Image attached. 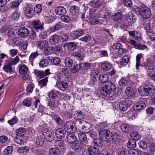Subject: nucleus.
<instances>
[{
    "mask_svg": "<svg viewBox=\"0 0 155 155\" xmlns=\"http://www.w3.org/2000/svg\"><path fill=\"white\" fill-rule=\"evenodd\" d=\"M66 139L68 143H72L75 142L77 138L73 133L69 132L67 135Z\"/></svg>",
    "mask_w": 155,
    "mask_h": 155,
    "instance_id": "20",
    "label": "nucleus"
},
{
    "mask_svg": "<svg viewBox=\"0 0 155 155\" xmlns=\"http://www.w3.org/2000/svg\"><path fill=\"white\" fill-rule=\"evenodd\" d=\"M71 55L72 57L75 58L79 61H81L83 59L81 54L78 52H74L71 54Z\"/></svg>",
    "mask_w": 155,
    "mask_h": 155,
    "instance_id": "59",
    "label": "nucleus"
},
{
    "mask_svg": "<svg viewBox=\"0 0 155 155\" xmlns=\"http://www.w3.org/2000/svg\"><path fill=\"white\" fill-rule=\"evenodd\" d=\"M75 124V123L71 120L66 121L63 124V128L68 133H73Z\"/></svg>",
    "mask_w": 155,
    "mask_h": 155,
    "instance_id": "8",
    "label": "nucleus"
},
{
    "mask_svg": "<svg viewBox=\"0 0 155 155\" xmlns=\"http://www.w3.org/2000/svg\"><path fill=\"white\" fill-rule=\"evenodd\" d=\"M65 131L62 128L57 129L55 131V134L58 139H62L65 136Z\"/></svg>",
    "mask_w": 155,
    "mask_h": 155,
    "instance_id": "13",
    "label": "nucleus"
},
{
    "mask_svg": "<svg viewBox=\"0 0 155 155\" xmlns=\"http://www.w3.org/2000/svg\"><path fill=\"white\" fill-rule=\"evenodd\" d=\"M48 95L50 100H51L53 101H58L57 99V94L55 92L52 91L49 93Z\"/></svg>",
    "mask_w": 155,
    "mask_h": 155,
    "instance_id": "48",
    "label": "nucleus"
},
{
    "mask_svg": "<svg viewBox=\"0 0 155 155\" xmlns=\"http://www.w3.org/2000/svg\"><path fill=\"white\" fill-rule=\"evenodd\" d=\"M48 78L46 77L43 79L40 80L38 81V84L41 88L47 85V83L48 82Z\"/></svg>",
    "mask_w": 155,
    "mask_h": 155,
    "instance_id": "47",
    "label": "nucleus"
},
{
    "mask_svg": "<svg viewBox=\"0 0 155 155\" xmlns=\"http://www.w3.org/2000/svg\"><path fill=\"white\" fill-rule=\"evenodd\" d=\"M112 65L110 63L105 61L102 63L101 67L103 70L107 71L111 68Z\"/></svg>",
    "mask_w": 155,
    "mask_h": 155,
    "instance_id": "40",
    "label": "nucleus"
},
{
    "mask_svg": "<svg viewBox=\"0 0 155 155\" xmlns=\"http://www.w3.org/2000/svg\"><path fill=\"white\" fill-rule=\"evenodd\" d=\"M143 57V54H139L137 55L136 57V69H138L139 67L140 66V60Z\"/></svg>",
    "mask_w": 155,
    "mask_h": 155,
    "instance_id": "50",
    "label": "nucleus"
},
{
    "mask_svg": "<svg viewBox=\"0 0 155 155\" xmlns=\"http://www.w3.org/2000/svg\"><path fill=\"white\" fill-rule=\"evenodd\" d=\"M64 63L65 67L68 68L71 67L73 64L72 58L69 57H67L65 58Z\"/></svg>",
    "mask_w": 155,
    "mask_h": 155,
    "instance_id": "33",
    "label": "nucleus"
},
{
    "mask_svg": "<svg viewBox=\"0 0 155 155\" xmlns=\"http://www.w3.org/2000/svg\"><path fill=\"white\" fill-rule=\"evenodd\" d=\"M120 128L122 131L124 133L130 132L133 129V128L131 126L126 124H122Z\"/></svg>",
    "mask_w": 155,
    "mask_h": 155,
    "instance_id": "26",
    "label": "nucleus"
},
{
    "mask_svg": "<svg viewBox=\"0 0 155 155\" xmlns=\"http://www.w3.org/2000/svg\"><path fill=\"white\" fill-rule=\"evenodd\" d=\"M127 147L130 148H132L136 146V141L134 139H130L127 143Z\"/></svg>",
    "mask_w": 155,
    "mask_h": 155,
    "instance_id": "55",
    "label": "nucleus"
},
{
    "mask_svg": "<svg viewBox=\"0 0 155 155\" xmlns=\"http://www.w3.org/2000/svg\"><path fill=\"white\" fill-rule=\"evenodd\" d=\"M81 70H87L90 69L91 64L89 63H82L81 62Z\"/></svg>",
    "mask_w": 155,
    "mask_h": 155,
    "instance_id": "54",
    "label": "nucleus"
},
{
    "mask_svg": "<svg viewBox=\"0 0 155 155\" xmlns=\"http://www.w3.org/2000/svg\"><path fill=\"white\" fill-rule=\"evenodd\" d=\"M49 155H59L61 151L58 147L51 148L49 150Z\"/></svg>",
    "mask_w": 155,
    "mask_h": 155,
    "instance_id": "29",
    "label": "nucleus"
},
{
    "mask_svg": "<svg viewBox=\"0 0 155 155\" xmlns=\"http://www.w3.org/2000/svg\"><path fill=\"white\" fill-rule=\"evenodd\" d=\"M10 63H8L5 65L3 68L4 71L6 73H11L13 72L12 68Z\"/></svg>",
    "mask_w": 155,
    "mask_h": 155,
    "instance_id": "43",
    "label": "nucleus"
},
{
    "mask_svg": "<svg viewBox=\"0 0 155 155\" xmlns=\"http://www.w3.org/2000/svg\"><path fill=\"white\" fill-rule=\"evenodd\" d=\"M32 26L33 27L32 29L37 32H39V30H42L44 28L43 24L39 20L33 21L32 22Z\"/></svg>",
    "mask_w": 155,
    "mask_h": 155,
    "instance_id": "10",
    "label": "nucleus"
},
{
    "mask_svg": "<svg viewBox=\"0 0 155 155\" xmlns=\"http://www.w3.org/2000/svg\"><path fill=\"white\" fill-rule=\"evenodd\" d=\"M129 61V58L127 56L125 55L122 57L120 62V65L122 66L126 65Z\"/></svg>",
    "mask_w": 155,
    "mask_h": 155,
    "instance_id": "44",
    "label": "nucleus"
},
{
    "mask_svg": "<svg viewBox=\"0 0 155 155\" xmlns=\"http://www.w3.org/2000/svg\"><path fill=\"white\" fill-rule=\"evenodd\" d=\"M130 135L132 138L131 139H134L135 141L140 140L141 137L140 134L136 132L131 133Z\"/></svg>",
    "mask_w": 155,
    "mask_h": 155,
    "instance_id": "51",
    "label": "nucleus"
},
{
    "mask_svg": "<svg viewBox=\"0 0 155 155\" xmlns=\"http://www.w3.org/2000/svg\"><path fill=\"white\" fill-rule=\"evenodd\" d=\"M107 127V124L105 122H101L99 123L97 127V130L99 134V135H103L104 132H105L107 130L105 129Z\"/></svg>",
    "mask_w": 155,
    "mask_h": 155,
    "instance_id": "12",
    "label": "nucleus"
},
{
    "mask_svg": "<svg viewBox=\"0 0 155 155\" xmlns=\"http://www.w3.org/2000/svg\"><path fill=\"white\" fill-rule=\"evenodd\" d=\"M29 150V148L28 147L26 146L19 147L17 150V151L21 154L25 155L28 153Z\"/></svg>",
    "mask_w": 155,
    "mask_h": 155,
    "instance_id": "31",
    "label": "nucleus"
},
{
    "mask_svg": "<svg viewBox=\"0 0 155 155\" xmlns=\"http://www.w3.org/2000/svg\"><path fill=\"white\" fill-rule=\"evenodd\" d=\"M99 148L91 146H88L86 150V153L81 155H98Z\"/></svg>",
    "mask_w": 155,
    "mask_h": 155,
    "instance_id": "6",
    "label": "nucleus"
},
{
    "mask_svg": "<svg viewBox=\"0 0 155 155\" xmlns=\"http://www.w3.org/2000/svg\"><path fill=\"white\" fill-rule=\"evenodd\" d=\"M89 4L93 8H97L101 5V1L100 0H91L89 2Z\"/></svg>",
    "mask_w": 155,
    "mask_h": 155,
    "instance_id": "25",
    "label": "nucleus"
},
{
    "mask_svg": "<svg viewBox=\"0 0 155 155\" xmlns=\"http://www.w3.org/2000/svg\"><path fill=\"white\" fill-rule=\"evenodd\" d=\"M144 28L146 31V32L147 35L151 34L153 30L150 25V22H148L147 23L144 24Z\"/></svg>",
    "mask_w": 155,
    "mask_h": 155,
    "instance_id": "41",
    "label": "nucleus"
},
{
    "mask_svg": "<svg viewBox=\"0 0 155 155\" xmlns=\"http://www.w3.org/2000/svg\"><path fill=\"white\" fill-rule=\"evenodd\" d=\"M118 82L120 86L124 87L127 85L128 81L125 78L121 77Z\"/></svg>",
    "mask_w": 155,
    "mask_h": 155,
    "instance_id": "63",
    "label": "nucleus"
},
{
    "mask_svg": "<svg viewBox=\"0 0 155 155\" xmlns=\"http://www.w3.org/2000/svg\"><path fill=\"white\" fill-rule=\"evenodd\" d=\"M55 12L57 15L61 16L65 15L67 13V11L66 9L63 6H59L55 8Z\"/></svg>",
    "mask_w": 155,
    "mask_h": 155,
    "instance_id": "15",
    "label": "nucleus"
},
{
    "mask_svg": "<svg viewBox=\"0 0 155 155\" xmlns=\"http://www.w3.org/2000/svg\"><path fill=\"white\" fill-rule=\"evenodd\" d=\"M122 17V15L121 13L119 12H117L111 16V18L114 21L117 22L121 20Z\"/></svg>",
    "mask_w": 155,
    "mask_h": 155,
    "instance_id": "28",
    "label": "nucleus"
},
{
    "mask_svg": "<svg viewBox=\"0 0 155 155\" xmlns=\"http://www.w3.org/2000/svg\"><path fill=\"white\" fill-rule=\"evenodd\" d=\"M102 138H96L94 140V143L96 146L99 147H102L103 144V142Z\"/></svg>",
    "mask_w": 155,
    "mask_h": 155,
    "instance_id": "45",
    "label": "nucleus"
},
{
    "mask_svg": "<svg viewBox=\"0 0 155 155\" xmlns=\"http://www.w3.org/2000/svg\"><path fill=\"white\" fill-rule=\"evenodd\" d=\"M143 65L145 68H147L149 71H153L155 70V66L153 65L151 62L146 61L143 63Z\"/></svg>",
    "mask_w": 155,
    "mask_h": 155,
    "instance_id": "42",
    "label": "nucleus"
},
{
    "mask_svg": "<svg viewBox=\"0 0 155 155\" xmlns=\"http://www.w3.org/2000/svg\"><path fill=\"white\" fill-rule=\"evenodd\" d=\"M142 18L145 19H149L152 16L151 10L146 6L140 7L138 12Z\"/></svg>",
    "mask_w": 155,
    "mask_h": 155,
    "instance_id": "3",
    "label": "nucleus"
},
{
    "mask_svg": "<svg viewBox=\"0 0 155 155\" xmlns=\"http://www.w3.org/2000/svg\"><path fill=\"white\" fill-rule=\"evenodd\" d=\"M49 69L45 70V71L42 70H38L35 69L34 70V73L37 77L40 78H42L45 76H47L50 74L51 73L50 72Z\"/></svg>",
    "mask_w": 155,
    "mask_h": 155,
    "instance_id": "9",
    "label": "nucleus"
},
{
    "mask_svg": "<svg viewBox=\"0 0 155 155\" xmlns=\"http://www.w3.org/2000/svg\"><path fill=\"white\" fill-rule=\"evenodd\" d=\"M13 148L11 146L6 147L4 150L3 153L5 155H8L11 154L12 152Z\"/></svg>",
    "mask_w": 155,
    "mask_h": 155,
    "instance_id": "60",
    "label": "nucleus"
},
{
    "mask_svg": "<svg viewBox=\"0 0 155 155\" xmlns=\"http://www.w3.org/2000/svg\"><path fill=\"white\" fill-rule=\"evenodd\" d=\"M42 133L46 140L49 142H51L54 140V134L48 129H44L42 131Z\"/></svg>",
    "mask_w": 155,
    "mask_h": 155,
    "instance_id": "5",
    "label": "nucleus"
},
{
    "mask_svg": "<svg viewBox=\"0 0 155 155\" xmlns=\"http://www.w3.org/2000/svg\"><path fill=\"white\" fill-rule=\"evenodd\" d=\"M49 63L48 60L46 58L42 59L39 63V65L41 68H43L48 66Z\"/></svg>",
    "mask_w": 155,
    "mask_h": 155,
    "instance_id": "49",
    "label": "nucleus"
},
{
    "mask_svg": "<svg viewBox=\"0 0 155 155\" xmlns=\"http://www.w3.org/2000/svg\"><path fill=\"white\" fill-rule=\"evenodd\" d=\"M54 120L57 124L59 126L61 127L64 124V121L60 117V116L57 114L54 115Z\"/></svg>",
    "mask_w": 155,
    "mask_h": 155,
    "instance_id": "27",
    "label": "nucleus"
},
{
    "mask_svg": "<svg viewBox=\"0 0 155 155\" xmlns=\"http://www.w3.org/2000/svg\"><path fill=\"white\" fill-rule=\"evenodd\" d=\"M49 41L52 45H55L59 43L60 39L58 37V35H54L51 36Z\"/></svg>",
    "mask_w": 155,
    "mask_h": 155,
    "instance_id": "21",
    "label": "nucleus"
},
{
    "mask_svg": "<svg viewBox=\"0 0 155 155\" xmlns=\"http://www.w3.org/2000/svg\"><path fill=\"white\" fill-rule=\"evenodd\" d=\"M29 30L28 29L24 27H21L19 29L18 32L19 36L21 38L27 37L29 34Z\"/></svg>",
    "mask_w": 155,
    "mask_h": 155,
    "instance_id": "14",
    "label": "nucleus"
},
{
    "mask_svg": "<svg viewBox=\"0 0 155 155\" xmlns=\"http://www.w3.org/2000/svg\"><path fill=\"white\" fill-rule=\"evenodd\" d=\"M103 135H100L99 136L102 138L104 141L108 143H110L111 141L113 140L114 139L117 138L118 135L116 132H112L108 130L104 132Z\"/></svg>",
    "mask_w": 155,
    "mask_h": 155,
    "instance_id": "2",
    "label": "nucleus"
},
{
    "mask_svg": "<svg viewBox=\"0 0 155 155\" xmlns=\"http://www.w3.org/2000/svg\"><path fill=\"white\" fill-rule=\"evenodd\" d=\"M70 12L72 16H77L79 13V8L76 6H72L70 8Z\"/></svg>",
    "mask_w": 155,
    "mask_h": 155,
    "instance_id": "22",
    "label": "nucleus"
},
{
    "mask_svg": "<svg viewBox=\"0 0 155 155\" xmlns=\"http://www.w3.org/2000/svg\"><path fill=\"white\" fill-rule=\"evenodd\" d=\"M130 155H140V154L138 149H129L128 151Z\"/></svg>",
    "mask_w": 155,
    "mask_h": 155,
    "instance_id": "61",
    "label": "nucleus"
},
{
    "mask_svg": "<svg viewBox=\"0 0 155 155\" xmlns=\"http://www.w3.org/2000/svg\"><path fill=\"white\" fill-rule=\"evenodd\" d=\"M119 107L120 110L121 111H126L128 108L123 101H120L119 103Z\"/></svg>",
    "mask_w": 155,
    "mask_h": 155,
    "instance_id": "64",
    "label": "nucleus"
},
{
    "mask_svg": "<svg viewBox=\"0 0 155 155\" xmlns=\"http://www.w3.org/2000/svg\"><path fill=\"white\" fill-rule=\"evenodd\" d=\"M116 89V86L114 83L110 81H107L104 87L100 90V93L103 96L110 98H113V91Z\"/></svg>",
    "mask_w": 155,
    "mask_h": 155,
    "instance_id": "1",
    "label": "nucleus"
},
{
    "mask_svg": "<svg viewBox=\"0 0 155 155\" xmlns=\"http://www.w3.org/2000/svg\"><path fill=\"white\" fill-rule=\"evenodd\" d=\"M84 31L83 29L78 30L74 31L71 34V37L73 39H75L84 35Z\"/></svg>",
    "mask_w": 155,
    "mask_h": 155,
    "instance_id": "17",
    "label": "nucleus"
},
{
    "mask_svg": "<svg viewBox=\"0 0 155 155\" xmlns=\"http://www.w3.org/2000/svg\"><path fill=\"white\" fill-rule=\"evenodd\" d=\"M38 45L42 49L45 48L48 45V42L46 41H38L37 42Z\"/></svg>",
    "mask_w": 155,
    "mask_h": 155,
    "instance_id": "57",
    "label": "nucleus"
},
{
    "mask_svg": "<svg viewBox=\"0 0 155 155\" xmlns=\"http://www.w3.org/2000/svg\"><path fill=\"white\" fill-rule=\"evenodd\" d=\"M80 141L83 142H85L87 140L86 135L84 132H80L78 134Z\"/></svg>",
    "mask_w": 155,
    "mask_h": 155,
    "instance_id": "52",
    "label": "nucleus"
},
{
    "mask_svg": "<svg viewBox=\"0 0 155 155\" xmlns=\"http://www.w3.org/2000/svg\"><path fill=\"white\" fill-rule=\"evenodd\" d=\"M139 93L142 96L149 95L152 96L155 93V91L153 86L149 87L146 86L144 87L143 90L138 89Z\"/></svg>",
    "mask_w": 155,
    "mask_h": 155,
    "instance_id": "4",
    "label": "nucleus"
},
{
    "mask_svg": "<svg viewBox=\"0 0 155 155\" xmlns=\"http://www.w3.org/2000/svg\"><path fill=\"white\" fill-rule=\"evenodd\" d=\"M24 13L26 16L30 18L33 17L34 15L33 7L31 4H27L25 8Z\"/></svg>",
    "mask_w": 155,
    "mask_h": 155,
    "instance_id": "7",
    "label": "nucleus"
},
{
    "mask_svg": "<svg viewBox=\"0 0 155 155\" xmlns=\"http://www.w3.org/2000/svg\"><path fill=\"white\" fill-rule=\"evenodd\" d=\"M125 92L128 97H132L136 94V91L134 88L130 87H128L125 90Z\"/></svg>",
    "mask_w": 155,
    "mask_h": 155,
    "instance_id": "18",
    "label": "nucleus"
},
{
    "mask_svg": "<svg viewBox=\"0 0 155 155\" xmlns=\"http://www.w3.org/2000/svg\"><path fill=\"white\" fill-rule=\"evenodd\" d=\"M26 132L24 128H20L16 131V134L18 136H22Z\"/></svg>",
    "mask_w": 155,
    "mask_h": 155,
    "instance_id": "56",
    "label": "nucleus"
},
{
    "mask_svg": "<svg viewBox=\"0 0 155 155\" xmlns=\"http://www.w3.org/2000/svg\"><path fill=\"white\" fill-rule=\"evenodd\" d=\"M126 20L128 23L133 24L135 22L136 17L135 15L132 14H128L126 17Z\"/></svg>",
    "mask_w": 155,
    "mask_h": 155,
    "instance_id": "32",
    "label": "nucleus"
},
{
    "mask_svg": "<svg viewBox=\"0 0 155 155\" xmlns=\"http://www.w3.org/2000/svg\"><path fill=\"white\" fill-rule=\"evenodd\" d=\"M54 145L56 146L59 147L60 148L64 149L66 146V144L64 141L62 140H56L54 142Z\"/></svg>",
    "mask_w": 155,
    "mask_h": 155,
    "instance_id": "38",
    "label": "nucleus"
},
{
    "mask_svg": "<svg viewBox=\"0 0 155 155\" xmlns=\"http://www.w3.org/2000/svg\"><path fill=\"white\" fill-rule=\"evenodd\" d=\"M63 27V24L61 22H59L56 23L54 25L49 28L51 32H54L59 30Z\"/></svg>",
    "mask_w": 155,
    "mask_h": 155,
    "instance_id": "19",
    "label": "nucleus"
},
{
    "mask_svg": "<svg viewBox=\"0 0 155 155\" xmlns=\"http://www.w3.org/2000/svg\"><path fill=\"white\" fill-rule=\"evenodd\" d=\"M146 107L145 102L143 101H139L135 104L134 109L135 111H140L144 109Z\"/></svg>",
    "mask_w": 155,
    "mask_h": 155,
    "instance_id": "11",
    "label": "nucleus"
},
{
    "mask_svg": "<svg viewBox=\"0 0 155 155\" xmlns=\"http://www.w3.org/2000/svg\"><path fill=\"white\" fill-rule=\"evenodd\" d=\"M97 9L91 8L89 9V14L88 17V19L89 20L94 19L97 16V14L96 13Z\"/></svg>",
    "mask_w": 155,
    "mask_h": 155,
    "instance_id": "46",
    "label": "nucleus"
},
{
    "mask_svg": "<svg viewBox=\"0 0 155 155\" xmlns=\"http://www.w3.org/2000/svg\"><path fill=\"white\" fill-rule=\"evenodd\" d=\"M81 62L78 64H75L72 68H70L71 71L72 73H75L78 71L80 70H81Z\"/></svg>",
    "mask_w": 155,
    "mask_h": 155,
    "instance_id": "53",
    "label": "nucleus"
},
{
    "mask_svg": "<svg viewBox=\"0 0 155 155\" xmlns=\"http://www.w3.org/2000/svg\"><path fill=\"white\" fill-rule=\"evenodd\" d=\"M74 118L75 119L78 120H81L84 117V114L81 111L79 112L76 111L74 115Z\"/></svg>",
    "mask_w": 155,
    "mask_h": 155,
    "instance_id": "35",
    "label": "nucleus"
},
{
    "mask_svg": "<svg viewBox=\"0 0 155 155\" xmlns=\"http://www.w3.org/2000/svg\"><path fill=\"white\" fill-rule=\"evenodd\" d=\"M56 86L61 90L63 91L64 89L68 87V85L67 83L63 81H61L58 82L57 81Z\"/></svg>",
    "mask_w": 155,
    "mask_h": 155,
    "instance_id": "30",
    "label": "nucleus"
},
{
    "mask_svg": "<svg viewBox=\"0 0 155 155\" xmlns=\"http://www.w3.org/2000/svg\"><path fill=\"white\" fill-rule=\"evenodd\" d=\"M44 139L40 136H38L36 139V144L38 146H43L44 144Z\"/></svg>",
    "mask_w": 155,
    "mask_h": 155,
    "instance_id": "58",
    "label": "nucleus"
},
{
    "mask_svg": "<svg viewBox=\"0 0 155 155\" xmlns=\"http://www.w3.org/2000/svg\"><path fill=\"white\" fill-rule=\"evenodd\" d=\"M58 37L60 42L66 41L68 38V35L63 31L59 33Z\"/></svg>",
    "mask_w": 155,
    "mask_h": 155,
    "instance_id": "24",
    "label": "nucleus"
},
{
    "mask_svg": "<svg viewBox=\"0 0 155 155\" xmlns=\"http://www.w3.org/2000/svg\"><path fill=\"white\" fill-rule=\"evenodd\" d=\"M58 103V101H53L50 100L48 103L47 105L50 109L53 110L57 107Z\"/></svg>",
    "mask_w": 155,
    "mask_h": 155,
    "instance_id": "34",
    "label": "nucleus"
},
{
    "mask_svg": "<svg viewBox=\"0 0 155 155\" xmlns=\"http://www.w3.org/2000/svg\"><path fill=\"white\" fill-rule=\"evenodd\" d=\"M72 143L73 148L75 150H81V147L83 145L80 141L76 140Z\"/></svg>",
    "mask_w": 155,
    "mask_h": 155,
    "instance_id": "36",
    "label": "nucleus"
},
{
    "mask_svg": "<svg viewBox=\"0 0 155 155\" xmlns=\"http://www.w3.org/2000/svg\"><path fill=\"white\" fill-rule=\"evenodd\" d=\"M76 45L74 42L66 43L64 45V47L68 51H72L75 50L76 47Z\"/></svg>",
    "mask_w": 155,
    "mask_h": 155,
    "instance_id": "16",
    "label": "nucleus"
},
{
    "mask_svg": "<svg viewBox=\"0 0 155 155\" xmlns=\"http://www.w3.org/2000/svg\"><path fill=\"white\" fill-rule=\"evenodd\" d=\"M100 76L101 74L97 71L94 69L91 70V78L97 81L100 79Z\"/></svg>",
    "mask_w": 155,
    "mask_h": 155,
    "instance_id": "23",
    "label": "nucleus"
},
{
    "mask_svg": "<svg viewBox=\"0 0 155 155\" xmlns=\"http://www.w3.org/2000/svg\"><path fill=\"white\" fill-rule=\"evenodd\" d=\"M28 70V67L25 65H22L19 67V73L21 74H26Z\"/></svg>",
    "mask_w": 155,
    "mask_h": 155,
    "instance_id": "39",
    "label": "nucleus"
},
{
    "mask_svg": "<svg viewBox=\"0 0 155 155\" xmlns=\"http://www.w3.org/2000/svg\"><path fill=\"white\" fill-rule=\"evenodd\" d=\"M60 19L62 21L64 22L70 23L71 22V19L69 17L65 15H61Z\"/></svg>",
    "mask_w": 155,
    "mask_h": 155,
    "instance_id": "62",
    "label": "nucleus"
},
{
    "mask_svg": "<svg viewBox=\"0 0 155 155\" xmlns=\"http://www.w3.org/2000/svg\"><path fill=\"white\" fill-rule=\"evenodd\" d=\"M42 5L41 4H37L35 5L34 8V11L35 14H40L42 11Z\"/></svg>",
    "mask_w": 155,
    "mask_h": 155,
    "instance_id": "37",
    "label": "nucleus"
}]
</instances>
